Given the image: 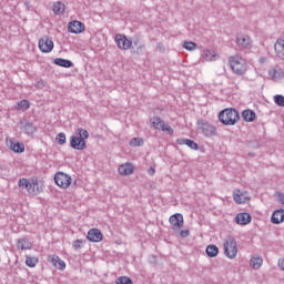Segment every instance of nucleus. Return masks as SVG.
I'll list each match as a JSON object with an SVG mask.
<instances>
[{"label": "nucleus", "mask_w": 284, "mask_h": 284, "mask_svg": "<svg viewBox=\"0 0 284 284\" xmlns=\"http://www.w3.org/2000/svg\"><path fill=\"white\" fill-rule=\"evenodd\" d=\"M241 115H239V111L236 109H224L219 113V120L223 125H236Z\"/></svg>", "instance_id": "nucleus-1"}, {"label": "nucleus", "mask_w": 284, "mask_h": 284, "mask_svg": "<svg viewBox=\"0 0 284 284\" xmlns=\"http://www.w3.org/2000/svg\"><path fill=\"white\" fill-rule=\"evenodd\" d=\"M18 185L22 190H27L28 194H30L31 196H37L41 193V190H39L38 180H32V182H30V180L22 178L19 180Z\"/></svg>", "instance_id": "nucleus-2"}, {"label": "nucleus", "mask_w": 284, "mask_h": 284, "mask_svg": "<svg viewBox=\"0 0 284 284\" xmlns=\"http://www.w3.org/2000/svg\"><path fill=\"white\" fill-rule=\"evenodd\" d=\"M230 65L234 74H237V77H243V74H245V72L247 71V64L245 63V59L239 55L230 58Z\"/></svg>", "instance_id": "nucleus-3"}, {"label": "nucleus", "mask_w": 284, "mask_h": 284, "mask_svg": "<svg viewBox=\"0 0 284 284\" xmlns=\"http://www.w3.org/2000/svg\"><path fill=\"white\" fill-rule=\"evenodd\" d=\"M224 255L227 258H236V255L239 254V246L236 244V240L233 236H229L224 244Z\"/></svg>", "instance_id": "nucleus-4"}, {"label": "nucleus", "mask_w": 284, "mask_h": 284, "mask_svg": "<svg viewBox=\"0 0 284 284\" xmlns=\"http://www.w3.org/2000/svg\"><path fill=\"white\" fill-rule=\"evenodd\" d=\"M197 130L206 138L216 136L217 134L216 126L205 120H197Z\"/></svg>", "instance_id": "nucleus-5"}, {"label": "nucleus", "mask_w": 284, "mask_h": 284, "mask_svg": "<svg viewBox=\"0 0 284 284\" xmlns=\"http://www.w3.org/2000/svg\"><path fill=\"white\" fill-rule=\"evenodd\" d=\"M54 181H55V185H58L59 187H62V190H65L70 187L72 183V176L63 172H58L54 175Z\"/></svg>", "instance_id": "nucleus-6"}, {"label": "nucleus", "mask_w": 284, "mask_h": 284, "mask_svg": "<svg viewBox=\"0 0 284 284\" xmlns=\"http://www.w3.org/2000/svg\"><path fill=\"white\" fill-rule=\"evenodd\" d=\"M39 49L48 54L51 50H54V42L50 39V37L44 36L38 42Z\"/></svg>", "instance_id": "nucleus-7"}, {"label": "nucleus", "mask_w": 284, "mask_h": 284, "mask_svg": "<svg viewBox=\"0 0 284 284\" xmlns=\"http://www.w3.org/2000/svg\"><path fill=\"white\" fill-rule=\"evenodd\" d=\"M115 43L120 50H130L132 48V40L128 39L124 34H116Z\"/></svg>", "instance_id": "nucleus-8"}, {"label": "nucleus", "mask_w": 284, "mask_h": 284, "mask_svg": "<svg viewBox=\"0 0 284 284\" xmlns=\"http://www.w3.org/2000/svg\"><path fill=\"white\" fill-rule=\"evenodd\" d=\"M68 30L72 34H81V32H85V24L79 20H73L69 22Z\"/></svg>", "instance_id": "nucleus-9"}, {"label": "nucleus", "mask_w": 284, "mask_h": 284, "mask_svg": "<svg viewBox=\"0 0 284 284\" xmlns=\"http://www.w3.org/2000/svg\"><path fill=\"white\" fill-rule=\"evenodd\" d=\"M70 145L73 150H85L88 148V144L85 143V140L81 139L80 136L72 135L70 138Z\"/></svg>", "instance_id": "nucleus-10"}, {"label": "nucleus", "mask_w": 284, "mask_h": 284, "mask_svg": "<svg viewBox=\"0 0 284 284\" xmlns=\"http://www.w3.org/2000/svg\"><path fill=\"white\" fill-rule=\"evenodd\" d=\"M88 241L91 243H101L103 241V233L99 229H91L87 235Z\"/></svg>", "instance_id": "nucleus-11"}, {"label": "nucleus", "mask_w": 284, "mask_h": 284, "mask_svg": "<svg viewBox=\"0 0 284 284\" xmlns=\"http://www.w3.org/2000/svg\"><path fill=\"white\" fill-rule=\"evenodd\" d=\"M20 126H21V130L24 132V134H28V136H32V134L37 132V126L34 125V123L28 120H21Z\"/></svg>", "instance_id": "nucleus-12"}, {"label": "nucleus", "mask_w": 284, "mask_h": 284, "mask_svg": "<svg viewBox=\"0 0 284 284\" xmlns=\"http://www.w3.org/2000/svg\"><path fill=\"white\" fill-rule=\"evenodd\" d=\"M236 43L242 50H250V48H252V39H250V36H237Z\"/></svg>", "instance_id": "nucleus-13"}, {"label": "nucleus", "mask_w": 284, "mask_h": 284, "mask_svg": "<svg viewBox=\"0 0 284 284\" xmlns=\"http://www.w3.org/2000/svg\"><path fill=\"white\" fill-rule=\"evenodd\" d=\"M169 223L173 225V230H181L183 227V214L181 213H175L170 216Z\"/></svg>", "instance_id": "nucleus-14"}, {"label": "nucleus", "mask_w": 284, "mask_h": 284, "mask_svg": "<svg viewBox=\"0 0 284 284\" xmlns=\"http://www.w3.org/2000/svg\"><path fill=\"white\" fill-rule=\"evenodd\" d=\"M271 223H273V225H281V223H284V210L283 209L276 210L272 214Z\"/></svg>", "instance_id": "nucleus-15"}, {"label": "nucleus", "mask_w": 284, "mask_h": 284, "mask_svg": "<svg viewBox=\"0 0 284 284\" xmlns=\"http://www.w3.org/2000/svg\"><path fill=\"white\" fill-rule=\"evenodd\" d=\"M9 149L12 150V152H16V154H22V152H26V145L14 140L9 141Z\"/></svg>", "instance_id": "nucleus-16"}, {"label": "nucleus", "mask_w": 284, "mask_h": 284, "mask_svg": "<svg viewBox=\"0 0 284 284\" xmlns=\"http://www.w3.org/2000/svg\"><path fill=\"white\" fill-rule=\"evenodd\" d=\"M237 225H247L252 223V215L250 213H239L235 217Z\"/></svg>", "instance_id": "nucleus-17"}, {"label": "nucleus", "mask_w": 284, "mask_h": 284, "mask_svg": "<svg viewBox=\"0 0 284 284\" xmlns=\"http://www.w3.org/2000/svg\"><path fill=\"white\" fill-rule=\"evenodd\" d=\"M178 145H187L191 150H199V143L194 142L191 139L179 138L176 140Z\"/></svg>", "instance_id": "nucleus-18"}, {"label": "nucleus", "mask_w": 284, "mask_h": 284, "mask_svg": "<svg viewBox=\"0 0 284 284\" xmlns=\"http://www.w3.org/2000/svg\"><path fill=\"white\" fill-rule=\"evenodd\" d=\"M274 50L276 57L278 59H282L284 61V40L283 39H277L275 44H274Z\"/></svg>", "instance_id": "nucleus-19"}, {"label": "nucleus", "mask_w": 284, "mask_h": 284, "mask_svg": "<svg viewBox=\"0 0 284 284\" xmlns=\"http://www.w3.org/2000/svg\"><path fill=\"white\" fill-rule=\"evenodd\" d=\"M118 172L122 176H130V174L134 172V166H132L130 163L122 164L119 166Z\"/></svg>", "instance_id": "nucleus-20"}, {"label": "nucleus", "mask_w": 284, "mask_h": 284, "mask_svg": "<svg viewBox=\"0 0 284 284\" xmlns=\"http://www.w3.org/2000/svg\"><path fill=\"white\" fill-rule=\"evenodd\" d=\"M242 118L244 119V121H246V123H252V121H255L256 119V112L246 109L242 112Z\"/></svg>", "instance_id": "nucleus-21"}, {"label": "nucleus", "mask_w": 284, "mask_h": 284, "mask_svg": "<svg viewBox=\"0 0 284 284\" xmlns=\"http://www.w3.org/2000/svg\"><path fill=\"white\" fill-rule=\"evenodd\" d=\"M54 65H59L60 68H72V65H74V63H72V61L68 60V59H63V58H57L53 60Z\"/></svg>", "instance_id": "nucleus-22"}, {"label": "nucleus", "mask_w": 284, "mask_h": 284, "mask_svg": "<svg viewBox=\"0 0 284 284\" xmlns=\"http://www.w3.org/2000/svg\"><path fill=\"white\" fill-rule=\"evenodd\" d=\"M205 252L210 258H216V256H219V246L211 244L206 246Z\"/></svg>", "instance_id": "nucleus-23"}, {"label": "nucleus", "mask_w": 284, "mask_h": 284, "mask_svg": "<svg viewBox=\"0 0 284 284\" xmlns=\"http://www.w3.org/2000/svg\"><path fill=\"white\" fill-rule=\"evenodd\" d=\"M268 74L272 77V79H284V70L280 67L270 70Z\"/></svg>", "instance_id": "nucleus-24"}, {"label": "nucleus", "mask_w": 284, "mask_h": 284, "mask_svg": "<svg viewBox=\"0 0 284 284\" xmlns=\"http://www.w3.org/2000/svg\"><path fill=\"white\" fill-rule=\"evenodd\" d=\"M132 50H134V48H136L135 53L139 54H143V48H145V44H143V42H141V40H134L131 44Z\"/></svg>", "instance_id": "nucleus-25"}, {"label": "nucleus", "mask_w": 284, "mask_h": 284, "mask_svg": "<svg viewBox=\"0 0 284 284\" xmlns=\"http://www.w3.org/2000/svg\"><path fill=\"white\" fill-rule=\"evenodd\" d=\"M30 247H32V243L28 239L18 240V250H30Z\"/></svg>", "instance_id": "nucleus-26"}, {"label": "nucleus", "mask_w": 284, "mask_h": 284, "mask_svg": "<svg viewBox=\"0 0 284 284\" xmlns=\"http://www.w3.org/2000/svg\"><path fill=\"white\" fill-rule=\"evenodd\" d=\"M64 10H65V4H63V2L58 1L53 4L54 14H63Z\"/></svg>", "instance_id": "nucleus-27"}, {"label": "nucleus", "mask_w": 284, "mask_h": 284, "mask_svg": "<svg viewBox=\"0 0 284 284\" xmlns=\"http://www.w3.org/2000/svg\"><path fill=\"white\" fill-rule=\"evenodd\" d=\"M165 121H163V120H161V118H159V116H153L152 119H151V123H152V125H153V128L155 129V130H161L162 128H163V123H164Z\"/></svg>", "instance_id": "nucleus-28"}, {"label": "nucleus", "mask_w": 284, "mask_h": 284, "mask_svg": "<svg viewBox=\"0 0 284 284\" xmlns=\"http://www.w3.org/2000/svg\"><path fill=\"white\" fill-rule=\"evenodd\" d=\"M263 265V258L262 257H253L251 258V266L253 270H258Z\"/></svg>", "instance_id": "nucleus-29"}, {"label": "nucleus", "mask_w": 284, "mask_h": 284, "mask_svg": "<svg viewBox=\"0 0 284 284\" xmlns=\"http://www.w3.org/2000/svg\"><path fill=\"white\" fill-rule=\"evenodd\" d=\"M143 138H133L131 141H130V145L131 148H141L143 146Z\"/></svg>", "instance_id": "nucleus-30"}, {"label": "nucleus", "mask_w": 284, "mask_h": 284, "mask_svg": "<svg viewBox=\"0 0 284 284\" xmlns=\"http://www.w3.org/2000/svg\"><path fill=\"white\" fill-rule=\"evenodd\" d=\"M183 48L185 50H189V52H192L194 50H196V48H199V45L195 43V42H192V41H185L183 43Z\"/></svg>", "instance_id": "nucleus-31"}, {"label": "nucleus", "mask_w": 284, "mask_h": 284, "mask_svg": "<svg viewBox=\"0 0 284 284\" xmlns=\"http://www.w3.org/2000/svg\"><path fill=\"white\" fill-rule=\"evenodd\" d=\"M37 263H39V258H37V257H31V256H27L26 265H27L28 267H37Z\"/></svg>", "instance_id": "nucleus-32"}, {"label": "nucleus", "mask_w": 284, "mask_h": 284, "mask_svg": "<svg viewBox=\"0 0 284 284\" xmlns=\"http://www.w3.org/2000/svg\"><path fill=\"white\" fill-rule=\"evenodd\" d=\"M77 134L79 135L78 138L82 139V141H85V139L90 138V133L84 129H78Z\"/></svg>", "instance_id": "nucleus-33"}, {"label": "nucleus", "mask_w": 284, "mask_h": 284, "mask_svg": "<svg viewBox=\"0 0 284 284\" xmlns=\"http://www.w3.org/2000/svg\"><path fill=\"white\" fill-rule=\"evenodd\" d=\"M18 109L19 110H30V101L21 100L20 102H18Z\"/></svg>", "instance_id": "nucleus-34"}, {"label": "nucleus", "mask_w": 284, "mask_h": 284, "mask_svg": "<svg viewBox=\"0 0 284 284\" xmlns=\"http://www.w3.org/2000/svg\"><path fill=\"white\" fill-rule=\"evenodd\" d=\"M233 199L235 203H239V204L245 203L247 201V197H243V194H239V193L233 194Z\"/></svg>", "instance_id": "nucleus-35"}, {"label": "nucleus", "mask_w": 284, "mask_h": 284, "mask_svg": "<svg viewBox=\"0 0 284 284\" xmlns=\"http://www.w3.org/2000/svg\"><path fill=\"white\" fill-rule=\"evenodd\" d=\"M274 102L276 103V105H278L280 108H284V97L281 94H277L274 97Z\"/></svg>", "instance_id": "nucleus-36"}, {"label": "nucleus", "mask_w": 284, "mask_h": 284, "mask_svg": "<svg viewBox=\"0 0 284 284\" xmlns=\"http://www.w3.org/2000/svg\"><path fill=\"white\" fill-rule=\"evenodd\" d=\"M205 59L206 61H216V59H219V54H214L212 51H206Z\"/></svg>", "instance_id": "nucleus-37"}, {"label": "nucleus", "mask_w": 284, "mask_h": 284, "mask_svg": "<svg viewBox=\"0 0 284 284\" xmlns=\"http://www.w3.org/2000/svg\"><path fill=\"white\" fill-rule=\"evenodd\" d=\"M116 284H132V278L128 276H121L116 280Z\"/></svg>", "instance_id": "nucleus-38"}, {"label": "nucleus", "mask_w": 284, "mask_h": 284, "mask_svg": "<svg viewBox=\"0 0 284 284\" xmlns=\"http://www.w3.org/2000/svg\"><path fill=\"white\" fill-rule=\"evenodd\" d=\"M55 141H58L59 145H65V133H59L55 138Z\"/></svg>", "instance_id": "nucleus-39"}, {"label": "nucleus", "mask_w": 284, "mask_h": 284, "mask_svg": "<svg viewBox=\"0 0 284 284\" xmlns=\"http://www.w3.org/2000/svg\"><path fill=\"white\" fill-rule=\"evenodd\" d=\"M161 130L162 132H168V134H174V129H172V126L169 124H165V122H163Z\"/></svg>", "instance_id": "nucleus-40"}, {"label": "nucleus", "mask_w": 284, "mask_h": 284, "mask_svg": "<svg viewBox=\"0 0 284 284\" xmlns=\"http://www.w3.org/2000/svg\"><path fill=\"white\" fill-rule=\"evenodd\" d=\"M83 243H85V241L75 240V241H73L72 245H73L74 250H81V247H83Z\"/></svg>", "instance_id": "nucleus-41"}, {"label": "nucleus", "mask_w": 284, "mask_h": 284, "mask_svg": "<svg viewBox=\"0 0 284 284\" xmlns=\"http://www.w3.org/2000/svg\"><path fill=\"white\" fill-rule=\"evenodd\" d=\"M51 263H52V265L54 266V267H57V265H58V262L61 260L59 256H57V255H52L51 257Z\"/></svg>", "instance_id": "nucleus-42"}, {"label": "nucleus", "mask_w": 284, "mask_h": 284, "mask_svg": "<svg viewBox=\"0 0 284 284\" xmlns=\"http://www.w3.org/2000/svg\"><path fill=\"white\" fill-rule=\"evenodd\" d=\"M55 267L61 271L65 270V262H63L62 260H59Z\"/></svg>", "instance_id": "nucleus-43"}, {"label": "nucleus", "mask_w": 284, "mask_h": 284, "mask_svg": "<svg viewBox=\"0 0 284 284\" xmlns=\"http://www.w3.org/2000/svg\"><path fill=\"white\" fill-rule=\"evenodd\" d=\"M180 236H181L182 239H187V236H190V230H182V231L180 232Z\"/></svg>", "instance_id": "nucleus-44"}, {"label": "nucleus", "mask_w": 284, "mask_h": 284, "mask_svg": "<svg viewBox=\"0 0 284 284\" xmlns=\"http://www.w3.org/2000/svg\"><path fill=\"white\" fill-rule=\"evenodd\" d=\"M276 196L280 203H282V205H284V194L281 192H276Z\"/></svg>", "instance_id": "nucleus-45"}, {"label": "nucleus", "mask_w": 284, "mask_h": 284, "mask_svg": "<svg viewBox=\"0 0 284 284\" xmlns=\"http://www.w3.org/2000/svg\"><path fill=\"white\" fill-rule=\"evenodd\" d=\"M156 50H159V52H165V45L162 42H159L156 44Z\"/></svg>", "instance_id": "nucleus-46"}, {"label": "nucleus", "mask_w": 284, "mask_h": 284, "mask_svg": "<svg viewBox=\"0 0 284 284\" xmlns=\"http://www.w3.org/2000/svg\"><path fill=\"white\" fill-rule=\"evenodd\" d=\"M37 88H44L45 87V84H44V82H43V80H41V81H39V82H37Z\"/></svg>", "instance_id": "nucleus-47"}, {"label": "nucleus", "mask_w": 284, "mask_h": 284, "mask_svg": "<svg viewBox=\"0 0 284 284\" xmlns=\"http://www.w3.org/2000/svg\"><path fill=\"white\" fill-rule=\"evenodd\" d=\"M278 267H281L284 272V258L278 261Z\"/></svg>", "instance_id": "nucleus-48"}, {"label": "nucleus", "mask_w": 284, "mask_h": 284, "mask_svg": "<svg viewBox=\"0 0 284 284\" xmlns=\"http://www.w3.org/2000/svg\"><path fill=\"white\" fill-rule=\"evenodd\" d=\"M154 172H155V171H154L153 168H150V169H149V174H150L151 176L154 174Z\"/></svg>", "instance_id": "nucleus-49"}]
</instances>
